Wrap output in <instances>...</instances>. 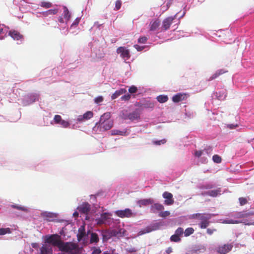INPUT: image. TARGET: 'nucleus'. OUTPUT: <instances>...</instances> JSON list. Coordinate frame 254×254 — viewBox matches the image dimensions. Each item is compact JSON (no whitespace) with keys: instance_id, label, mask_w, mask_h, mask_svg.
<instances>
[{"instance_id":"f257e3e1","label":"nucleus","mask_w":254,"mask_h":254,"mask_svg":"<svg viewBox=\"0 0 254 254\" xmlns=\"http://www.w3.org/2000/svg\"><path fill=\"white\" fill-rule=\"evenodd\" d=\"M111 114L106 112L102 115L100 121L97 123L93 127L96 131L103 132L110 129L113 126V122L110 119Z\"/></svg>"},{"instance_id":"f03ea898","label":"nucleus","mask_w":254,"mask_h":254,"mask_svg":"<svg viewBox=\"0 0 254 254\" xmlns=\"http://www.w3.org/2000/svg\"><path fill=\"white\" fill-rule=\"evenodd\" d=\"M63 241L60 239L58 235H52L46 239V243L51 244L54 246L58 247L59 249Z\"/></svg>"},{"instance_id":"7ed1b4c3","label":"nucleus","mask_w":254,"mask_h":254,"mask_svg":"<svg viewBox=\"0 0 254 254\" xmlns=\"http://www.w3.org/2000/svg\"><path fill=\"white\" fill-rule=\"evenodd\" d=\"M233 247L232 244L220 246L217 248V252L220 254H226L232 250Z\"/></svg>"},{"instance_id":"20e7f679","label":"nucleus","mask_w":254,"mask_h":254,"mask_svg":"<svg viewBox=\"0 0 254 254\" xmlns=\"http://www.w3.org/2000/svg\"><path fill=\"white\" fill-rule=\"evenodd\" d=\"M115 214L118 217L121 218H129L132 216V211L129 208H126L125 210H119L115 212Z\"/></svg>"},{"instance_id":"39448f33","label":"nucleus","mask_w":254,"mask_h":254,"mask_svg":"<svg viewBox=\"0 0 254 254\" xmlns=\"http://www.w3.org/2000/svg\"><path fill=\"white\" fill-rule=\"evenodd\" d=\"M117 53L120 54L121 57L125 60H128L130 58L129 50L124 47H119L117 49Z\"/></svg>"},{"instance_id":"423d86ee","label":"nucleus","mask_w":254,"mask_h":254,"mask_svg":"<svg viewBox=\"0 0 254 254\" xmlns=\"http://www.w3.org/2000/svg\"><path fill=\"white\" fill-rule=\"evenodd\" d=\"M163 197L165 199L164 204L167 205H170L174 203V200L173 194L168 191H165L162 194Z\"/></svg>"},{"instance_id":"0eeeda50","label":"nucleus","mask_w":254,"mask_h":254,"mask_svg":"<svg viewBox=\"0 0 254 254\" xmlns=\"http://www.w3.org/2000/svg\"><path fill=\"white\" fill-rule=\"evenodd\" d=\"M41 217L48 221H53L57 217L56 214L49 212H44L41 214Z\"/></svg>"},{"instance_id":"6e6552de","label":"nucleus","mask_w":254,"mask_h":254,"mask_svg":"<svg viewBox=\"0 0 254 254\" xmlns=\"http://www.w3.org/2000/svg\"><path fill=\"white\" fill-rule=\"evenodd\" d=\"M93 117V113L92 111H87L83 115L79 116L77 120L79 122H83L88 120Z\"/></svg>"},{"instance_id":"1a4fd4ad","label":"nucleus","mask_w":254,"mask_h":254,"mask_svg":"<svg viewBox=\"0 0 254 254\" xmlns=\"http://www.w3.org/2000/svg\"><path fill=\"white\" fill-rule=\"evenodd\" d=\"M90 205L88 203H84L78 207L79 211L85 214H87L90 210Z\"/></svg>"},{"instance_id":"9d476101","label":"nucleus","mask_w":254,"mask_h":254,"mask_svg":"<svg viewBox=\"0 0 254 254\" xmlns=\"http://www.w3.org/2000/svg\"><path fill=\"white\" fill-rule=\"evenodd\" d=\"M187 98V96L186 94L178 93L173 97L172 101L174 103H178L180 101L186 100Z\"/></svg>"},{"instance_id":"9b49d317","label":"nucleus","mask_w":254,"mask_h":254,"mask_svg":"<svg viewBox=\"0 0 254 254\" xmlns=\"http://www.w3.org/2000/svg\"><path fill=\"white\" fill-rule=\"evenodd\" d=\"M41 254H53L52 249L50 245L44 244L40 249Z\"/></svg>"},{"instance_id":"f8f14e48","label":"nucleus","mask_w":254,"mask_h":254,"mask_svg":"<svg viewBox=\"0 0 254 254\" xmlns=\"http://www.w3.org/2000/svg\"><path fill=\"white\" fill-rule=\"evenodd\" d=\"M227 72H228V70H225L223 69H219V70H217L213 75H212L207 79V81H210L213 80L215 79V78H217L218 77H219V76H220L221 75H222L224 73H227Z\"/></svg>"},{"instance_id":"ddd939ff","label":"nucleus","mask_w":254,"mask_h":254,"mask_svg":"<svg viewBox=\"0 0 254 254\" xmlns=\"http://www.w3.org/2000/svg\"><path fill=\"white\" fill-rule=\"evenodd\" d=\"M164 209V206L158 203H154L150 207L151 211L153 213H156L157 211H161Z\"/></svg>"},{"instance_id":"4468645a","label":"nucleus","mask_w":254,"mask_h":254,"mask_svg":"<svg viewBox=\"0 0 254 254\" xmlns=\"http://www.w3.org/2000/svg\"><path fill=\"white\" fill-rule=\"evenodd\" d=\"M86 235L85 230L84 226H81L78 230V234L77 235V240L79 242L81 241L82 239Z\"/></svg>"},{"instance_id":"2eb2a0df","label":"nucleus","mask_w":254,"mask_h":254,"mask_svg":"<svg viewBox=\"0 0 254 254\" xmlns=\"http://www.w3.org/2000/svg\"><path fill=\"white\" fill-rule=\"evenodd\" d=\"M253 215H254V212H247V211H243L237 213L236 214V217L238 218H245Z\"/></svg>"},{"instance_id":"dca6fc26","label":"nucleus","mask_w":254,"mask_h":254,"mask_svg":"<svg viewBox=\"0 0 254 254\" xmlns=\"http://www.w3.org/2000/svg\"><path fill=\"white\" fill-rule=\"evenodd\" d=\"M173 18L171 17H168L165 19L163 22L162 28L164 30H166L169 28Z\"/></svg>"},{"instance_id":"f3484780","label":"nucleus","mask_w":254,"mask_h":254,"mask_svg":"<svg viewBox=\"0 0 254 254\" xmlns=\"http://www.w3.org/2000/svg\"><path fill=\"white\" fill-rule=\"evenodd\" d=\"M140 118V114L137 111H133L127 115V119L131 121L138 120Z\"/></svg>"},{"instance_id":"a211bd4d","label":"nucleus","mask_w":254,"mask_h":254,"mask_svg":"<svg viewBox=\"0 0 254 254\" xmlns=\"http://www.w3.org/2000/svg\"><path fill=\"white\" fill-rule=\"evenodd\" d=\"M155 230H156V227L155 226H147L146 228H145L144 229H142L141 230H140L138 232V235H142L145 234L146 233H148L151 232H152L153 231H154Z\"/></svg>"},{"instance_id":"6ab92c4d","label":"nucleus","mask_w":254,"mask_h":254,"mask_svg":"<svg viewBox=\"0 0 254 254\" xmlns=\"http://www.w3.org/2000/svg\"><path fill=\"white\" fill-rule=\"evenodd\" d=\"M153 203V200L151 198L148 199H143L139 200L137 201V204L140 206H146L149 204H151Z\"/></svg>"},{"instance_id":"aec40b11","label":"nucleus","mask_w":254,"mask_h":254,"mask_svg":"<svg viewBox=\"0 0 254 254\" xmlns=\"http://www.w3.org/2000/svg\"><path fill=\"white\" fill-rule=\"evenodd\" d=\"M127 92V90L125 88H121L119 90H118L115 91L114 93H113L111 96V98L112 100L118 98L120 95L125 94Z\"/></svg>"},{"instance_id":"412c9836","label":"nucleus","mask_w":254,"mask_h":254,"mask_svg":"<svg viewBox=\"0 0 254 254\" xmlns=\"http://www.w3.org/2000/svg\"><path fill=\"white\" fill-rule=\"evenodd\" d=\"M160 24V22L158 19H156L154 21H152L150 23V30L155 31L157 29Z\"/></svg>"},{"instance_id":"4be33fe9","label":"nucleus","mask_w":254,"mask_h":254,"mask_svg":"<svg viewBox=\"0 0 254 254\" xmlns=\"http://www.w3.org/2000/svg\"><path fill=\"white\" fill-rule=\"evenodd\" d=\"M9 35L14 39L18 40L23 38V36L21 35L19 32L17 31H10Z\"/></svg>"},{"instance_id":"5701e85b","label":"nucleus","mask_w":254,"mask_h":254,"mask_svg":"<svg viewBox=\"0 0 254 254\" xmlns=\"http://www.w3.org/2000/svg\"><path fill=\"white\" fill-rule=\"evenodd\" d=\"M220 192V189L218 190H211L207 191V195L212 197H216Z\"/></svg>"},{"instance_id":"b1692460","label":"nucleus","mask_w":254,"mask_h":254,"mask_svg":"<svg viewBox=\"0 0 254 254\" xmlns=\"http://www.w3.org/2000/svg\"><path fill=\"white\" fill-rule=\"evenodd\" d=\"M210 217H207L205 219L201 220V222L199 224L200 227L201 229H205L209 225V222L208 221V219Z\"/></svg>"},{"instance_id":"393cba45","label":"nucleus","mask_w":254,"mask_h":254,"mask_svg":"<svg viewBox=\"0 0 254 254\" xmlns=\"http://www.w3.org/2000/svg\"><path fill=\"white\" fill-rule=\"evenodd\" d=\"M157 100L159 103H164L168 101V97L167 95H161L157 96Z\"/></svg>"},{"instance_id":"a878e982","label":"nucleus","mask_w":254,"mask_h":254,"mask_svg":"<svg viewBox=\"0 0 254 254\" xmlns=\"http://www.w3.org/2000/svg\"><path fill=\"white\" fill-rule=\"evenodd\" d=\"M99 241L98 235L95 233H92L90 240V243H97Z\"/></svg>"},{"instance_id":"bb28decb","label":"nucleus","mask_w":254,"mask_h":254,"mask_svg":"<svg viewBox=\"0 0 254 254\" xmlns=\"http://www.w3.org/2000/svg\"><path fill=\"white\" fill-rule=\"evenodd\" d=\"M241 223H244L246 225H254V219L249 218L248 219H244L243 221H241Z\"/></svg>"},{"instance_id":"cd10ccee","label":"nucleus","mask_w":254,"mask_h":254,"mask_svg":"<svg viewBox=\"0 0 254 254\" xmlns=\"http://www.w3.org/2000/svg\"><path fill=\"white\" fill-rule=\"evenodd\" d=\"M126 131H121L118 129H113L111 131V134L113 135H126Z\"/></svg>"},{"instance_id":"c85d7f7f","label":"nucleus","mask_w":254,"mask_h":254,"mask_svg":"<svg viewBox=\"0 0 254 254\" xmlns=\"http://www.w3.org/2000/svg\"><path fill=\"white\" fill-rule=\"evenodd\" d=\"M108 213H104L101 214V217L99 220L98 223H103L105 220L108 219Z\"/></svg>"},{"instance_id":"c756f323","label":"nucleus","mask_w":254,"mask_h":254,"mask_svg":"<svg viewBox=\"0 0 254 254\" xmlns=\"http://www.w3.org/2000/svg\"><path fill=\"white\" fill-rule=\"evenodd\" d=\"M193 232H194V229L192 228H191V227L188 228L186 229V230L184 232L185 236L186 237L189 236L190 235L193 234Z\"/></svg>"},{"instance_id":"7c9ffc66","label":"nucleus","mask_w":254,"mask_h":254,"mask_svg":"<svg viewBox=\"0 0 254 254\" xmlns=\"http://www.w3.org/2000/svg\"><path fill=\"white\" fill-rule=\"evenodd\" d=\"M223 223H226V224H234L241 223V221L235 220H233V219H226V220H224Z\"/></svg>"},{"instance_id":"2f4dec72","label":"nucleus","mask_w":254,"mask_h":254,"mask_svg":"<svg viewBox=\"0 0 254 254\" xmlns=\"http://www.w3.org/2000/svg\"><path fill=\"white\" fill-rule=\"evenodd\" d=\"M11 231L9 228L0 229V235H5L7 233H10Z\"/></svg>"},{"instance_id":"473e14b6","label":"nucleus","mask_w":254,"mask_h":254,"mask_svg":"<svg viewBox=\"0 0 254 254\" xmlns=\"http://www.w3.org/2000/svg\"><path fill=\"white\" fill-rule=\"evenodd\" d=\"M11 207L13 208H16L18 210H21V211H23L24 212H27L28 211V209L25 207H23V206H18V205H11Z\"/></svg>"},{"instance_id":"72a5a7b5","label":"nucleus","mask_w":254,"mask_h":254,"mask_svg":"<svg viewBox=\"0 0 254 254\" xmlns=\"http://www.w3.org/2000/svg\"><path fill=\"white\" fill-rule=\"evenodd\" d=\"M40 6L48 8L52 6V3L48 1H42Z\"/></svg>"},{"instance_id":"f704fd0d","label":"nucleus","mask_w":254,"mask_h":254,"mask_svg":"<svg viewBox=\"0 0 254 254\" xmlns=\"http://www.w3.org/2000/svg\"><path fill=\"white\" fill-rule=\"evenodd\" d=\"M213 161L217 163H220L221 161V158L218 155H214L212 157Z\"/></svg>"},{"instance_id":"c9c22d12","label":"nucleus","mask_w":254,"mask_h":254,"mask_svg":"<svg viewBox=\"0 0 254 254\" xmlns=\"http://www.w3.org/2000/svg\"><path fill=\"white\" fill-rule=\"evenodd\" d=\"M170 240L172 242H178L181 240V239L180 238L179 236L176 234H174L171 237Z\"/></svg>"},{"instance_id":"e433bc0d","label":"nucleus","mask_w":254,"mask_h":254,"mask_svg":"<svg viewBox=\"0 0 254 254\" xmlns=\"http://www.w3.org/2000/svg\"><path fill=\"white\" fill-rule=\"evenodd\" d=\"M58 9H49L46 12L47 15H56L57 14Z\"/></svg>"},{"instance_id":"4c0bfd02","label":"nucleus","mask_w":254,"mask_h":254,"mask_svg":"<svg viewBox=\"0 0 254 254\" xmlns=\"http://www.w3.org/2000/svg\"><path fill=\"white\" fill-rule=\"evenodd\" d=\"M239 200L240 205H241V206H243L248 203V200H247V198H246L245 197H240Z\"/></svg>"},{"instance_id":"58836bf2","label":"nucleus","mask_w":254,"mask_h":254,"mask_svg":"<svg viewBox=\"0 0 254 254\" xmlns=\"http://www.w3.org/2000/svg\"><path fill=\"white\" fill-rule=\"evenodd\" d=\"M153 144L156 145H160L161 144H163L166 142V140L165 139H163L158 141H154Z\"/></svg>"},{"instance_id":"ea45409f","label":"nucleus","mask_w":254,"mask_h":254,"mask_svg":"<svg viewBox=\"0 0 254 254\" xmlns=\"http://www.w3.org/2000/svg\"><path fill=\"white\" fill-rule=\"evenodd\" d=\"M137 91V87L134 85L130 86L128 89L129 92L131 94L136 93Z\"/></svg>"},{"instance_id":"a19ab883","label":"nucleus","mask_w":254,"mask_h":254,"mask_svg":"<svg viewBox=\"0 0 254 254\" xmlns=\"http://www.w3.org/2000/svg\"><path fill=\"white\" fill-rule=\"evenodd\" d=\"M184 233V229L181 228V227H180V228H178L176 232H175V234H176L177 235H178V236L180 237V236H181V235H182Z\"/></svg>"},{"instance_id":"79ce46f5","label":"nucleus","mask_w":254,"mask_h":254,"mask_svg":"<svg viewBox=\"0 0 254 254\" xmlns=\"http://www.w3.org/2000/svg\"><path fill=\"white\" fill-rule=\"evenodd\" d=\"M104 100V98L100 96L95 98L94 101L96 104H99L102 102Z\"/></svg>"},{"instance_id":"37998d69","label":"nucleus","mask_w":254,"mask_h":254,"mask_svg":"<svg viewBox=\"0 0 254 254\" xmlns=\"http://www.w3.org/2000/svg\"><path fill=\"white\" fill-rule=\"evenodd\" d=\"M131 98V95L129 94H126L121 97V99L122 101H128Z\"/></svg>"},{"instance_id":"c03bdc74","label":"nucleus","mask_w":254,"mask_h":254,"mask_svg":"<svg viewBox=\"0 0 254 254\" xmlns=\"http://www.w3.org/2000/svg\"><path fill=\"white\" fill-rule=\"evenodd\" d=\"M170 214V213L168 211H165L164 212H161L159 213V216L161 217H166L169 216Z\"/></svg>"},{"instance_id":"a18cd8bd","label":"nucleus","mask_w":254,"mask_h":254,"mask_svg":"<svg viewBox=\"0 0 254 254\" xmlns=\"http://www.w3.org/2000/svg\"><path fill=\"white\" fill-rule=\"evenodd\" d=\"M61 126L64 127H67L69 126L68 122L62 120V121L60 123Z\"/></svg>"},{"instance_id":"49530a36","label":"nucleus","mask_w":254,"mask_h":254,"mask_svg":"<svg viewBox=\"0 0 254 254\" xmlns=\"http://www.w3.org/2000/svg\"><path fill=\"white\" fill-rule=\"evenodd\" d=\"M62 117L60 115H55L54 117V121L57 124H60V122L62 121Z\"/></svg>"},{"instance_id":"de8ad7c7","label":"nucleus","mask_w":254,"mask_h":254,"mask_svg":"<svg viewBox=\"0 0 254 254\" xmlns=\"http://www.w3.org/2000/svg\"><path fill=\"white\" fill-rule=\"evenodd\" d=\"M147 40V37L145 36H143V37H140L138 39V42L140 43H146Z\"/></svg>"},{"instance_id":"09e8293b","label":"nucleus","mask_w":254,"mask_h":254,"mask_svg":"<svg viewBox=\"0 0 254 254\" xmlns=\"http://www.w3.org/2000/svg\"><path fill=\"white\" fill-rule=\"evenodd\" d=\"M121 5H122V1L121 0H117L116 1V3H115V9L116 10H119L121 8Z\"/></svg>"},{"instance_id":"8fccbe9b","label":"nucleus","mask_w":254,"mask_h":254,"mask_svg":"<svg viewBox=\"0 0 254 254\" xmlns=\"http://www.w3.org/2000/svg\"><path fill=\"white\" fill-rule=\"evenodd\" d=\"M203 153V150H195L194 152V156L197 158H199Z\"/></svg>"},{"instance_id":"3c124183","label":"nucleus","mask_w":254,"mask_h":254,"mask_svg":"<svg viewBox=\"0 0 254 254\" xmlns=\"http://www.w3.org/2000/svg\"><path fill=\"white\" fill-rule=\"evenodd\" d=\"M195 216L196 217L198 218L201 220H202L207 218V217H205L204 214L200 213H196L195 214Z\"/></svg>"},{"instance_id":"603ef678","label":"nucleus","mask_w":254,"mask_h":254,"mask_svg":"<svg viewBox=\"0 0 254 254\" xmlns=\"http://www.w3.org/2000/svg\"><path fill=\"white\" fill-rule=\"evenodd\" d=\"M101 251L99 248H94L91 254H100Z\"/></svg>"},{"instance_id":"864d4df0","label":"nucleus","mask_w":254,"mask_h":254,"mask_svg":"<svg viewBox=\"0 0 254 254\" xmlns=\"http://www.w3.org/2000/svg\"><path fill=\"white\" fill-rule=\"evenodd\" d=\"M213 188L212 185H207L206 186H203L201 187L202 189H210Z\"/></svg>"},{"instance_id":"5fc2aeb1","label":"nucleus","mask_w":254,"mask_h":254,"mask_svg":"<svg viewBox=\"0 0 254 254\" xmlns=\"http://www.w3.org/2000/svg\"><path fill=\"white\" fill-rule=\"evenodd\" d=\"M134 47L138 51H140L144 49V47L140 46L138 45H135Z\"/></svg>"},{"instance_id":"6e6d98bb","label":"nucleus","mask_w":254,"mask_h":254,"mask_svg":"<svg viewBox=\"0 0 254 254\" xmlns=\"http://www.w3.org/2000/svg\"><path fill=\"white\" fill-rule=\"evenodd\" d=\"M237 127H238V125L237 124H236V125L229 124L227 125V127L230 129H234Z\"/></svg>"},{"instance_id":"4d7b16f0","label":"nucleus","mask_w":254,"mask_h":254,"mask_svg":"<svg viewBox=\"0 0 254 254\" xmlns=\"http://www.w3.org/2000/svg\"><path fill=\"white\" fill-rule=\"evenodd\" d=\"M64 16H70L69 15V11L66 7H64Z\"/></svg>"},{"instance_id":"13d9d810","label":"nucleus","mask_w":254,"mask_h":254,"mask_svg":"<svg viewBox=\"0 0 254 254\" xmlns=\"http://www.w3.org/2000/svg\"><path fill=\"white\" fill-rule=\"evenodd\" d=\"M80 20V17H77L76 19L75 20L74 22L73 23V24L71 25V26H73L74 25H77L79 23Z\"/></svg>"},{"instance_id":"bf43d9fd","label":"nucleus","mask_w":254,"mask_h":254,"mask_svg":"<svg viewBox=\"0 0 254 254\" xmlns=\"http://www.w3.org/2000/svg\"><path fill=\"white\" fill-rule=\"evenodd\" d=\"M214 231H216V229H211L209 228L207 229V233L209 235H212Z\"/></svg>"},{"instance_id":"052dcab7","label":"nucleus","mask_w":254,"mask_h":254,"mask_svg":"<svg viewBox=\"0 0 254 254\" xmlns=\"http://www.w3.org/2000/svg\"><path fill=\"white\" fill-rule=\"evenodd\" d=\"M166 252L168 254H169L172 252V249L171 247H169L167 248Z\"/></svg>"},{"instance_id":"680f3d73","label":"nucleus","mask_w":254,"mask_h":254,"mask_svg":"<svg viewBox=\"0 0 254 254\" xmlns=\"http://www.w3.org/2000/svg\"><path fill=\"white\" fill-rule=\"evenodd\" d=\"M73 216L75 217H77L78 216V213L77 212H74L73 214Z\"/></svg>"},{"instance_id":"e2e57ef3","label":"nucleus","mask_w":254,"mask_h":254,"mask_svg":"<svg viewBox=\"0 0 254 254\" xmlns=\"http://www.w3.org/2000/svg\"><path fill=\"white\" fill-rule=\"evenodd\" d=\"M32 247L34 248H36L37 246H38V244L37 243H33L32 244Z\"/></svg>"},{"instance_id":"0e129e2a","label":"nucleus","mask_w":254,"mask_h":254,"mask_svg":"<svg viewBox=\"0 0 254 254\" xmlns=\"http://www.w3.org/2000/svg\"><path fill=\"white\" fill-rule=\"evenodd\" d=\"M3 33H4V32H3V29L0 28V35L1 34H3Z\"/></svg>"},{"instance_id":"69168bd1","label":"nucleus","mask_w":254,"mask_h":254,"mask_svg":"<svg viewBox=\"0 0 254 254\" xmlns=\"http://www.w3.org/2000/svg\"><path fill=\"white\" fill-rule=\"evenodd\" d=\"M129 252H136V250L134 248H132V249H131L129 251Z\"/></svg>"},{"instance_id":"338daca9","label":"nucleus","mask_w":254,"mask_h":254,"mask_svg":"<svg viewBox=\"0 0 254 254\" xmlns=\"http://www.w3.org/2000/svg\"><path fill=\"white\" fill-rule=\"evenodd\" d=\"M201 194H202V195H204H204H207V191H205V192H202V193H201Z\"/></svg>"},{"instance_id":"774afa93","label":"nucleus","mask_w":254,"mask_h":254,"mask_svg":"<svg viewBox=\"0 0 254 254\" xmlns=\"http://www.w3.org/2000/svg\"><path fill=\"white\" fill-rule=\"evenodd\" d=\"M59 20L61 22H63V18L61 17H60V18L59 19Z\"/></svg>"}]
</instances>
